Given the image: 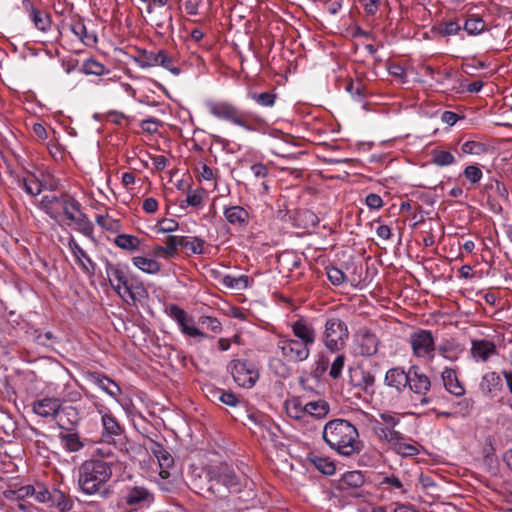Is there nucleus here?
<instances>
[{"label":"nucleus","instance_id":"nucleus-1","mask_svg":"<svg viewBox=\"0 0 512 512\" xmlns=\"http://www.w3.org/2000/svg\"><path fill=\"white\" fill-rule=\"evenodd\" d=\"M322 438L331 450L344 457L359 455L364 447L356 426L342 418L328 421L323 427Z\"/></svg>","mask_w":512,"mask_h":512},{"label":"nucleus","instance_id":"nucleus-2","mask_svg":"<svg viewBox=\"0 0 512 512\" xmlns=\"http://www.w3.org/2000/svg\"><path fill=\"white\" fill-rule=\"evenodd\" d=\"M205 107L213 117L227 121L247 132H262L267 127V122L262 116L253 111L241 110L230 101L209 100L205 102Z\"/></svg>","mask_w":512,"mask_h":512},{"label":"nucleus","instance_id":"nucleus-3","mask_svg":"<svg viewBox=\"0 0 512 512\" xmlns=\"http://www.w3.org/2000/svg\"><path fill=\"white\" fill-rule=\"evenodd\" d=\"M112 477L109 464L98 460H85L78 468V485L86 495L106 496V485Z\"/></svg>","mask_w":512,"mask_h":512},{"label":"nucleus","instance_id":"nucleus-4","mask_svg":"<svg viewBox=\"0 0 512 512\" xmlns=\"http://www.w3.org/2000/svg\"><path fill=\"white\" fill-rule=\"evenodd\" d=\"M206 493L208 498L226 499L232 493L241 491L243 483L234 470L227 466H211L206 472Z\"/></svg>","mask_w":512,"mask_h":512},{"label":"nucleus","instance_id":"nucleus-5","mask_svg":"<svg viewBox=\"0 0 512 512\" xmlns=\"http://www.w3.org/2000/svg\"><path fill=\"white\" fill-rule=\"evenodd\" d=\"M373 433L379 442L388 445L397 454L412 457L420 452V445L412 439L406 437L401 432L392 427L384 426L375 420Z\"/></svg>","mask_w":512,"mask_h":512},{"label":"nucleus","instance_id":"nucleus-6","mask_svg":"<svg viewBox=\"0 0 512 512\" xmlns=\"http://www.w3.org/2000/svg\"><path fill=\"white\" fill-rule=\"evenodd\" d=\"M155 501V495L151 489L144 485L129 484L121 489L119 505L128 512H136L149 508Z\"/></svg>","mask_w":512,"mask_h":512},{"label":"nucleus","instance_id":"nucleus-7","mask_svg":"<svg viewBox=\"0 0 512 512\" xmlns=\"http://www.w3.org/2000/svg\"><path fill=\"white\" fill-rule=\"evenodd\" d=\"M348 339L349 330L345 321L334 316L328 317L322 333L324 347L331 353H338L346 347Z\"/></svg>","mask_w":512,"mask_h":512},{"label":"nucleus","instance_id":"nucleus-8","mask_svg":"<svg viewBox=\"0 0 512 512\" xmlns=\"http://www.w3.org/2000/svg\"><path fill=\"white\" fill-rule=\"evenodd\" d=\"M166 313L176 322L179 330L186 338H192L200 342L209 337L208 334L196 326L194 318L178 305H169L166 308Z\"/></svg>","mask_w":512,"mask_h":512},{"label":"nucleus","instance_id":"nucleus-9","mask_svg":"<svg viewBox=\"0 0 512 512\" xmlns=\"http://www.w3.org/2000/svg\"><path fill=\"white\" fill-rule=\"evenodd\" d=\"M108 281L117 294L126 302L135 301L132 284L129 281L128 270L120 264L108 262L105 267Z\"/></svg>","mask_w":512,"mask_h":512},{"label":"nucleus","instance_id":"nucleus-10","mask_svg":"<svg viewBox=\"0 0 512 512\" xmlns=\"http://www.w3.org/2000/svg\"><path fill=\"white\" fill-rule=\"evenodd\" d=\"M276 347L280 351L283 360L288 363L303 362L310 355V348L289 335L279 334Z\"/></svg>","mask_w":512,"mask_h":512},{"label":"nucleus","instance_id":"nucleus-11","mask_svg":"<svg viewBox=\"0 0 512 512\" xmlns=\"http://www.w3.org/2000/svg\"><path fill=\"white\" fill-rule=\"evenodd\" d=\"M408 342L414 357L429 360L434 358L436 343L435 337L430 330L418 329L412 332Z\"/></svg>","mask_w":512,"mask_h":512},{"label":"nucleus","instance_id":"nucleus-12","mask_svg":"<svg viewBox=\"0 0 512 512\" xmlns=\"http://www.w3.org/2000/svg\"><path fill=\"white\" fill-rule=\"evenodd\" d=\"M33 497L39 503H44L49 507H56L60 512H67L72 509L73 501L64 492L53 488L49 490L43 484L37 483Z\"/></svg>","mask_w":512,"mask_h":512},{"label":"nucleus","instance_id":"nucleus-13","mask_svg":"<svg viewBox=\"0 0 512 512\" xmlns=\"http://www.w3.org/2000/svg\"><path fill=\"white\" fill-rule=\"evenodd\" d=\"M364 484V474L361 471L353 470L341 476L337 488L347 495L367 501L371 493L363 488Z\"/></svg>","mask_w":512,"mask_h":512},{"label":"nucleus","instance_id":"nucleus-14","mask_svg":"<svg viewBox=\"0 0 512 512\" xmlns=\"http://www.w3.org/2000/svg\"><path fill=\"white\" fill-rule=\"evenodd\" d=\"M228 369L234 381L243 388L253 387L259 377L258 369L248 360H233L230 362Z\"/></svg>","mask_w":512,"mask_h":512},{"label":"nucleus","instance_id":"nucleus-15","mask_svg":"<svg viewBox=\"0 0 512 512\" xmlns=\"http://www.w3.org/2000/svg\"><path fill=\"white\" fill-rule=\"evenodd\" d=\"M483 196L486 198L491 211L499 213L503 204L509 202V193L504 183L497 179H489L483 186Z\"/></svg>","mask_w":512,"mask_h":512},{"label":"nucleus","instance_id":"nucleus-16","mask_svg":"<svg viewBox=\"0 0 512 512\" xmlns=\"http://www.w3.org/2000/svg\"><path fill=\"white\" fill-rule=\"evenodd\" d=\"M223 215L228 225L236 231H245L254 217L250 208L236 204L224 206Z\"/></svg>","mask_w":512,"mask_h":512},{"label":"nucleus","instance_id":"nucleus-17","mask_svg":"<svg viewBox=\"0 0 512 512\" xmlns=\"http://www.w3.org/2000/svg\"><path fill=\"white\" fill-rule=\"evenodd\" d=\"M354 346L356 354L362 357H372L379 350L380 340L375 333L363 328L355 332Z\"/></svg>","mask_w":512,"mask_h":512},{"label":"nucleus","instance_id":"nucleus-18","mask_svg":"<svg viewBox=\"0 0 512 512\" xmlns=\"http://www.w3.org/2000/svg\"><path fill=\"white\" fill-rule=\"evenodd\" d=\"M410 391L414 394L419 395V402L421 405H428L430 399L426 396L431 389L430 378L419 370L417 366H412L409 369V384Z\"/></svg>","mask_w":512,"mask_h":512},{"label":"nucleus","instance_id":"nucleus-19","mask_svg":"<svg viewBox=\"0 0 512 512\" xmlns=\"http://www.w3.org/2000/svg\"><path fill=\"white\" fill-rule=\"evenodd\" d=\"M498 354L496 344L488 339H473L469 357L476 363H486Z\"/></svg>","mask_w":512,"mask_h":512},{"label":"nucleus","instance_id":"nucleus-20","mask_svg":"<svg viewBox=\"0 0 512 512\" xmlns=\"http://www.w3.org/2000/svg\"><path fill=\"white\" fill-rule=\"evenodd\" d=\"M478 388L485 398H496L503 390L501 374L496 371L485 372L480 378Z\"/></svg>","mask_w":512,"mask_h":512},{"label":"nucleus","instance_id":"nucleus-21","mask_svg":"<svg viewBox=\"0 0 512 512\" xmlns=\"http://www.w3.org/2000/svg\"><path fill=\"white\" fill-rule=\"evenodd\" d=\"M291 330L294 335V339L302 342L308 348H311L316 341V331L312 324L308 323L305 319L300 318L293 322Z\"/></svg>","mask_w":512,"mask_h":512},{"label":"nucleus","instance_id":"nucleus-22","mask_svg":"<svg viewBox=\"0 0 512 512\" xmlns=\"http://www.w3.org/2000/svg\"><path fill=\"white\" fill-rule=\"evenodd\" d=\"M146 66H161L174 75H179L181 70L176 65V59L166 50L151 52L146 56Z\"/></svg>","mask_w":512,"mask_h":512},{"label":"nucleus","instance_id":"nucleus-23","mask_svg":"<svg viewBox=\"0 0 512 512\" xmlns=\"http://www.w3.org/2000/svg\"><path fill=\"white\" fill-rule=\"evenodd\" d=\"M150 450L157 458L160 468L159 475L162 479H167L170 476L169 469L174 465V459L170 452L160 443L152 442Z\"/></svg>","mask_w":512,"mask_h":512},{"label":"nucleus","instance_id":"nucleus-24","mask_svg":"<svg viewBox=\"0 0 512 512\" xmlns=\"http://www.w3.org/2000/svg\"><path fill=\"white\" fill-rule=\"evenodd\" d=\"M384 384L402 393L409 384V371L406 372L402 367L390 368L385 373Z\"/></svg>","mask_w":512,"mask_h":512},{"label":"nucleus","instance_id":"nucleus-25","mask_svg":"<svg viewBox=\"0 0 512 512\" xmlns=\"http://www.w3.org/2000/svg\"><path fill=\"white\" fill-rule=\"evenodd\" d=\"M88 380L94 385L98 386L110 397L118 401V397L122 393L121 388L115 381L110 379L108 376L98 372H90L88 373Z\"/></svg>","mask_w":512,"mask_h":512},{"label":"nucleus","instance_id":"nucleus-26","mask_svg":"<svg viewBox=\"0 0 512 512\" xmlns=\"http://www.w3.org/2000/svg\"><path fill=\"white\" fill-rule=\"evenodd\" d=\"M62 406V402L58 398H43L33 402L32 409L35 414L40 417L48 418L53 417L56 418L60 408Z\"/></svg>","mask_w":512,"mask_h":512},{"label":"nucleus","instance_id":"nucleus-27","mask_svg":"<svg viewBox=\"0 0 512 512\" xmlns=\"http://www.w3.org/2000/svg\"><path fill=\"white\" fill-rule=\"evenodd\" d=\"M62 215L70 222L82 225L86 222V214L82 212L81 204L69 195H64V205Z\"/></svg>","mask_w":512,"mask_h":512},{"label":"nucleus","instance_id":"nucleus-28","mask_svg":"<svg viewBox=\"0 0 512 512\" xmlns=\"http://www.w3.org/2000/svg\"><path fill=\"white\" fill-rule=\"evenodd\" d=\"M442 381L445 389L456 397H461L465 394V386L459 380L457 372L453 368H444L441 373Z\"/></svg>","mask_w":512,"mask_h":512},{"label":"nucleus","instance_id":"nucleus-29","mask_svg":"<svg viewBox=\"0 0 512 512\" xmlns=\"http://www.w3.org/2000/svg\"><path fill=\"white\" fill-rule=\"evenodd\" d=\"M58 426L66 431H73L79 423L80 417L76 408H60L56 416Z\"/></svg>","mask_w":512,"mask_h":512},{"label":"nucleus","instance_id":"nucleus-30","mask_svg":"<svg viewBox=\"0 0 512 512\" xmlns=\"http://www.w3.org/2000/svg\"><path fill=\"white\" fill-rule=\"evenodd\" d=\"M68 247L72 252L77 264L84 272L90 273L91 271H94L95 264L73 237L69 239Z\"/></svg>","mask_w":512,"mask_h":512},{"label":"nucleus","instance_id":"nucleus-31","mask_svg":"<svg viewBox=\"0 0 512 512\" xmlns=\"http://www.w3.org/2000/svg\"><path fill=\"white\" fill-rule=\"evenodd\" d=\"M70 30L85 46L93 47L98 42L97 35L89 32L81 19L73 20Z\"/></svg>","mask_w":512,"mask_h":512},{"label":"nucleus","instance_id":"nucleus-32","mask_svg":"<svg viewBox=\"0 0 512 512\" xmlns=\"http://www.w3.org/2000/svg\"><path fill=\"white\" fill-rule=\"evenodd\" d=\"M464 30L469 36H477L487 30V24L479 14H467L462 25Z\"/></svg>","mask_w":512,"mask_h":512},{"label":"nucleus","instance_id":"nucleus-33","mask_svg":"<svg viewBox=\"0 0 512 512\" xmlns=\"http://www.w3.org/2000/svg\"><path fill=\"white\" fill-rule=\"evenodd\" d=\"M41 205L44 211L54 220H58L62 216V207L64 205V195L57 196H44L41 200Z\"/></svg>","mask_w":512,"mask_h":512},{"label":"nucleus","instance_id":"nucleus-34","mask_svg":"<svg viewBox=\"0 0 512 512\" xmlns=\"http://www.w3.org/2000/svg\"><path fill=\"white\" fill-rule=\"evenodd\" d=\"M350 377L355 386L360 387L365 391L372 388L375 383L374 374L371 371L361 367L351 371Z\"/></svg>","mask_w":512,"mask_h":512},{"label":"nucleus","instance_id":"nucleus-35","mask_svg":"<svg viewBox=\"0 0 512 512\" xmlns=\"http://www.w3.org/2000/svg\"><path fill=\"white\" fill-rule=\"evenodd\" d=\"M132 263L136 268L147 274L155 275L161 271V264L152 257L134 256Z\"/></svg>","mask_w":512,"mask_h":512},{"label":"nucleus","instance_id":"nucleus-36","mask_svg":"<svg viewBox=\"0 0 512 512\" xmlns=\"http://www.w3.org/2000/svg\"><path fill=\"white\" fill-rule=\"evenodd\" d=\"M101 422L103 427L102 436L105 439L110 440L122 434L123 428L113 414H106L104 418H101Z\"/></svg>","mask_w":512,"mask_h":512},{"label":"nucleus","instance_id":"nucleus-37","mask_svg":"<svg viewBox=\"0 0 512 512\" xmlns=\"http://www.w3.org/2000/svg\"><path fill=\"white\" fill-rule=\"evenodd\" d=\"M152 25L161 33L168 34L173 32L172 14L169 9L156 13L151 18Z\"/></svg>","mask_w":512,"mask_h":512},{"label":"nucleus","instance_id":"nucleus-38","mask_svg":"<svg viewBox=\"0 0 512 512\" xmlns=\"http://www.w3.org/2000/svg\"><path fill=\"white\" fill-rule=\"evenodd\" d=\"M29 18L33 22L35 28L41 32L49 31L52 26V17L47 11L37 8L29 14Z\"/></svg>","mask_w":512,"mask_h":512},{"label":"nucleus","instance_id":"nucleus-39","mask_svg":"<svg viewBox=\"0 0 512 512\" xmlns=\"http://www.w3.org/2000/svg\"><path fill=\"white\" fill-rule=\"evenodd\" d=\"M89 460H102L109 464L110 469H112L113 466L118 462L113 448L108 445L96 447L92 453V457Z\"/></svg>","mask_w":512,"mask_h":512},{"label":"nucleus","instance_id":"nucleus-40","mask_svg":"<svg viewBox=\"0 0 512 512\" xmlns=\"http://www.w3.org/2000/svg\"><path fill=\"white\" fill-rule=\"evenodd\" d=\"M221 284L229 289L244 290L251 284V279L247 275H225L221 279Z\"/></svg>","mask_w":512,"mask_h":512},{"label":"nucleus","instance_id":"nucleus-41","mask_svg":"<svg viewBox=\"0 0 512 512\" xmlns=\"http://www.w3.org/2000/svg\"><path fill=\"white\" fill-rule=\"evenodd\" d=\"M431 162L437 166L444 167L455 164L456 158L450 151L436 147L431 151Z\"/></svg>","mask_w":512,"mask_h":512},{"label":"nucleus","instance_id":"nucleus-42","mask_svg":"<svg viewBox=\"0 0 512 512\" xmlns=\"http://www.w3.org/2000/svg\"><path fill=\"white\" fill-rule=\"evenodd\" d=\"M329 404L324 400L311 401L304 405V411L318 419L324 418L329 413Z\"/></svg>","mask_w":512,"mask_h":512},{"label":"nucleus","instance_id":"nucleus-43","mask_svg":"<svg viewBox=\"0 0 512 512\" xmlns=\"http://www.w3.org/2000/svg\"><path fill=\"white\" fill-rule=\"evenodd\" d=\"M114 244L120 249L134 252L139 249L141 241L134 235L119 234L115 237Z\"/></svg>","mask_w":512,"mask_h":512},{"label":"nucleus","instance_id":"nucleus-44","mask_svg":"<svg viewBox=\"0 0 512 512\" xmlns=\"http://www.w3.org/2000/svg\"><path fill=\"white\" fill-rule=\"evenodd\" d=\"M438 353L445 359L456 361L459 359L462 349L453 341H446L437 347Z\"/></svg>","mask_w":512,"mask_h":512},{"label":"nucleus","instance_id":"nucleus-45","mask_svg":"<svg viewBox=\"0 0 512 512\" xmlns=\"http://www.w3.org/2000/svg\"><path fill=\"white\" fill-rule=\"evenodd\" d=\"M251 173L256 180L260 181V186L265 193L269 191V184L266 178L269 176L270 169L263 163H255L250 167Z\"/></svg>","mask_w":512,"mask_h":512},{"label":"nucleus","instance_id":"nucleus-46","mask_svg":"<svg viewBox=\"0 0 512 512\" xmlns=\"http://www.w3.org/2000/svg\"><path fill=\"white\" fill-rule=\"evenodd\" d=\"M82 72L86 75L102 76L108 72L105 65L95 58L86 59L82 64Z\"/></svg>","mask_w":512,"mask_h":512},{"label":"nucleus","instance_id":"nucleus-47","mask_svg":"<svg viewBox=\"0 0 512 512\" xmlns=\"http://www.w3.org/2000/svg\"><path fill=\"white\" fill-rule=\"evenodd\" d=\"M96 223L106 231L117 233L121 230L122 225L120 220L114 219L108 214L106 215H97Z\"/></svg>","mask_w":512,"mask_h":512},{"label":"nucleus","instance_id":"nucleus-48","mask_svg":"<svg viewBox=\"0 0 512 512\" xmlns=\"http://www.w3.org/2000/svg\"><path fill=\"white\" fill-rule=\"evenodd\" d=\"M204 245L205 241L199 237H187L183 236V245L182 247L185 248L188 252L191 254L200 255L204 253Z\"/></svg>","mask_w":512,"mask_h":512},{"label":"nucleus","instance_id":"nucleus-49","mask_svg":"<svg viewBox=\"0 0 512 512\" xmlns=\"http://www.w3.org/2000/svg\"><path fill=\"white\" fill-rule=\"evenodd\" d=\"M66 434H60L61 440L64 442L65 447L70 452H77L83 448V443L80 441L78 433L67 431Z\"/></svg>","mask_w":512,"mask_h":512},{"label":"nucleus","instance_id":"nucleus-50","mask_svg":"<svg viewBox=\"0 0 512 512\" xmlns=\"http://www.w3.org/2000/svg\"><path fill=\"white\" fill-rule=\"evenodd\" d=\"M249 98L262 107H273L276 102L277 95L267 91L262 93L251 92Z\"/></svg>","mask_w":512,"mask_h":512},{"label":"nucleus","instance_id":"nucleus-51","mask_svg":"<svg viewBox=\"0 0 512 512\" xmlns=\"http://www.w3.org/2000/svg\"><path fill=\"white\" fill-rule=\"evenodd\" d=\"M35 494V486L34 485H25L20 487L17 490H9L5 492V497L11 500L21 501L26 497H33Z\"/></svg>","mask_w":512,"mask_h":512},{"label":"nucleus","instance_id":"nucleus-52","mask_svg":"<svg viewBox=\"0 0 512 512\" xmlns=\"http://www.w3.org/2000/svg\"><path fill=\"white\" fill-rule=\"evenodd\" d=\"M317 470L325 475H333L336 471L335 464L328 458L315 456L311 459Z\"/></svg>","mask_w":512,"mask_h":512},{"label":"nucleus","instance_id":"nucleus-53","mask_svg":"<svg viewBox=\"0 0 512 512\" xmlns=\"http://www.w3.org/2000/svg\"><path fill=\"white\" fill-rule=\"evenodd\" d=\"M380 486L393 492H400L401 494L406 493L404 485L400 478L394 474L388 475L382 479Z\"/></svg>","mask_w":512,"mask_h":512},{"label":"nucleus","instance_id":"nucleus-54","mask_svg":"<svg viewBox=\"0 0 512 512\" xmlns=\"http://www.w3.org/2000/svg\"><path fill=\"white\" fill-rule=\"evenodd\" d=\"M329 359L324 354H320L312 365L311 375L314 378H321L329 368Z\"/></svg>","mask_w":512,"mask_h":512},{"label":"nucleus","instance_id":"nucleus-55","mask_svg":"<svg viewBox=\"0 0 512 512\" xmlns=\"http://www.w3.org/2000/svg\"><path fill=\"white\" fill-rule=\"evenodd\" d=\"M461 150L464 154L481 155L485 153L488 149L487 146L482 142L468 140L462 144Z\"/></svg>","mask_w":512,"mask_h":512},{"label":"nucleus","instance_id":"nucleus-56","mask_svg":"<svg viewBox=\"0 0 512 512\" xmlns=\"http://www.w3.org/2000/svg\"><path fill=\"white\" fill-rule=\"evenodd\" d=\"M346 356L343 353H339L329 367V376L336 380L342 375L343 368L345 366Z\"/></svg>","mask_w":512,"mask_h":512},{"label":"nucleus","instance_id":"nucleus-57","mask_svg":"<svg viewBox=\"0 0 512 512\" xmlns=\"http://www.w3.org/2000/svg\"><path fill=\"white\" fill-rule=\"evenodd\" d=\"M198 324L215 334H219L222 331V323L216 317L202 315L198 318Z\"/></svg>","mask_w":512,"mask_h":512},{"label":"nucleus","instance_id":"nucleus-58","mask_svg":"<svg viewBox=\"0 0 512 512\" xmlns=\"http://www.w3.org/2000/svg\"><path fill=\"white\" fill-rule=\"evenodd\" d=\"M463 175L471 185H475L482 179L483 172L477 164H472L464 168Z\"/></svg>","mask_w":512,"mask_h":512},{"label":"nucleus","instance_id":"nucleus-59","mask_svg":"<svg viewBox=\"0 0 512 512\" xmlns=\"http://www.w3.org/2000/svg\"><path fill=\"white\" fill-rule=\"evenodd\" d=\"M178 227L179 224L176 220L170 218H163L156 223L153 230L156 233L166 234L176 231Z\"/></svg>","mask_w":512,"mask_h":512},{"label":"nucleus","instance_id":"nucleus-60","mask_svg":"<svg viewBox=\"0 0 512 512\" xmlns=\"http://www.w3.org/2000/svg\"><path fill=\"white\" fill-rule=\"evenodd\" d=\"M22 188L31 196H37L42 191V185L34 176H29L23 179Z\"/></svg>","mask_w":512,"mask_h":512},{"label":"nucleus","instance_id":"nucleus-61","mask_svg":"<svg viewBox=\"0 0 512 512\" xmlns=\"http://www.w3.org/2000/svg\"><path fill=\"white\" fill-rule=\"evenodd\" d=\"M325 270L327 278L332 285L340 286L346 281V275L341 269L335 266H327Z\"/></svg>","mask_w":512,"mask_h":512},{"label":"nucleus","instance_id":"nucleus-62","mask_svg":"<svg viewBox=\"0 0 512 512\" xmlns=\"http://www.w3.org/2000/svg\"><path fill=\"white\" fill-rule=\"evenodd\" d=\"M346 91L352 96L356 97L359 100L363 99L367 96V90L365 87V84H363L361 81H349L346 84Z\"/></svg>","mask_w":512,"mask_h":512},{"label":"nucleus","instance_id":"nucleus-63","mask_svg":"<svg viewBox=\"0 0 512 512\" xmlns=\"http://www.w3.org/2000/svg\"><path fill=\"white\" fill-rule=\"evenodd\" d=\"M183 245V236L170 235L165 240V247L168 255L173 258L178 253V247Z\"/></svg>","mask_w":512,"mask_h":512},{"label":"nucleus","instance_id":"nucleus-64","mask_svg":"<svg viewBox=\"0 0 512 512\" xmlns=\"http://www.w3.org/2000/svg\"><path fill=\"white\" fill-rule=\"evenodd\" d=\"M462 30V25L459 21H446L440 25L439 32L442 36H454L459 34Z\"/></svg>","mask_w":512,"mask_h":512}]
</instances>
